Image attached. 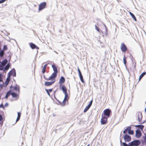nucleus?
Returning a JSON list of instances; mask_svg holds the SVG:
<instances>
[{
  "mask_svg": "<svg viewBox=\"0 0 146 146\" xmlns=\"http://www.w3.org/2000/svg\"><path fill=\"white\" fill-rule=\"evenodd\" d=\"M146 74V72H143L142 73L140 76L139 78V80H140Z\"/></svg>",
  "mask_w": 146,
  "mask_h": 146,
  "instance_id": "obj_24",
  "label": "nucleus"
},
{
  "mask_svg": "<svg viewBox=\"0 0 146 146\" xmlns=\"http://www.w3.org/2000/svg\"><path fill=\"white\" fill-rule=\"evenodd\" d=\"M14 89L16 91H18V92H19V88L17 87H15L14 88Z\"/></svg>",
  "mask_w": 146,
  "mask_h": 146,
  "instance_id": "obj_31",
  "label": "nucleus"
},
{
  "mask_svg": "<svg viewBox=\"0 0 146 146\" xmlns=\"http://www.w3.org/2000/svg\"><path fill=\"white\" fill-rule=\"evenodd\" d=\"M46 5V2H44L40 3L39 5L38 10L40 11L44 9Z\"/></svg>",
  "mask_w": 146,
  "mask_h": 146,
  "instance_id": "obj_7",
  "label": "nucleus"
},
{
  "mask_svg": "<svg viewBox=\"0 0 146 146\" xmlns=\"http://www.w3.org/2000/svg\"><path fill=\"white\" fill-rule=\"evenodd\" d=\"M3 118L2 116L0 114V121L2 120Z\"/></svg>",
  "mask_w": 146,
  "mask_h": 146,
  "instance_id": "obj_39",
  "label": "nucleus"
},
{
  "mask_svg": "<svg viewBox=\"0 0 146 146\" xmlns=\"http://www.w3.org/2000/svg\"><path fill=\"white\" fill-rule=\"evenodd\" d=\"M4 51L3 50H1L0 52V57H2L3 56L4 54Z\"/></svg>",
  "mask_w": 146,
  "mask_h": 146,
  "instance_id": "obj_28",
  "label": "nucleus"
},
{
  "mask_svg": "<svg viewBox=\"0 0 146 146\" xmlns=\"http://www.w3.org/2000/svg\"><path fill=\"white\" fill-rule=\"evenodd\" d=\"M2 67V66L1 65H0V70H1V68Z\"/></svg>",
  "mask_w": 146,
  "mask_h": 146,
  "instance_id": "obj_40",
  "label": "nucleus"
},
{
  "mask_svg": "<svg viewBox=\"0 0 146 146\" xmlns=\"http://www.w3.org/2000/svg\"><path fill=\"white\" fill-rule=\"evenodd\" d=\"M9 76H13V77L16 76V73L15 70L14 68L13 69L8 73Z\"/></svg>",
  "mask_w": 146,
  "mask_h": 146,
  "instance_id": "obj_9",
  "label": "nucleus"
},
{
  "mask_svg": "<svg viewBox=\"0 0 146 146\" xmlns=\"http://www.w3.org/2000/svg\"><path fill=\"white\" fill-rule=\"evenodd\" d=\"M137 116L138 117V119L139 121L141 120L142 118V116L141 113L139 112L137 113Z\"/></svg>",
  "mask_w": 146,
  "mask_h": 146,
  "instance_id": "obj_18",
  "label": "nucleus"
},
{
  "mask_svg": "<svg viewBox=\"0 0 146 146\" xmlns=\"http://www.w3.org/2000/svg\"><path fill=\"white\" fill-rule=\"evenodd\" d=\"M140 144L139 140H135L129 143V146H137Z\"/></svg>",
  "mask_w": 146,
  "mask_h": 146,
  "instance_id": "obj_5",
  "label": "nucleus"
},
{
  "mask_svg": "<svg viewBox=\"0 0 146 146\" xmlns=\"http://www.w3.org/2000/svg\"><path fill=\"white\" fill-rule=\"evenodd\" d=\"M77 69H78V74H79V77H80V80L81 81V82L84 83V79H83V76H82V73L80 71L79 68L78 67V68H77Z\"/></svg>",
  "mask_w": 146,
  "mask_h": 146,
  "instance_id": "obj_10",
  "label": "nucleus"
},
{
  "mask_svg": "<svg viewBox=\"0 0 146 146\" xmlns=\"http://www.w3.org/2000/svg\"><path fill=\"white\" fill-rule=\"evenodd\" d=\"M93 102V100H92L88 104V105L85 108L84 110V112H86L90 108Z\"/></svg>",
  "mask_w": 146,
  "mask_h": 146,
  "instance_id": "obj_12",
  "label": "nucleus"
},
{
  "mask_svg": "<svg viewBox=\"0 0 146 146\" xmlns=\"http://www.w3.org/2000/svg\"><path fill=\"white\" fill-rule=\"evenodd\" d=\"M21 115V112H18L17 117L16 120V122L18 121L20 119Z\"/></svg>",
  "mask_w": 146,
  "mask_h": 146,
  "instance_id": "obj_25",
  "label": "nucleus"
},
{
  "mask_svg": "<svg viewBox=\"0 0 146 146\" xmlns=\"http://www.w3.org/2000/svg\"><path fill=\"white\" fill-rule=\"evenodd\" d=\"M10 66V64H7L5 67V70H8L9 69Z\"/></svg>",
  "mask_w": 146,
  "mask_h": 146,
  "instance_id": "obj_30",
  "label": "nucleus"
},
{
  "mask_svg": "<svg viewBox=\"0 0 146 146\" xmlns=\"http://www.w3.org/2000/svg\"><path fill=\"white\" fill-rule=\"evenodd\" d=\"M95 29L98 31V32H100L99 28L97 27L96 25H95Z\"/></svg>",
  "mask_w": 146,
  "mask_h": 146,
  "instance_id": "obj_37",
  "label": "nucleus"
},
{
  "mask_svg": "<svg viewBox=\"0 0 146 146\" xmlns=\"http://www.w3.org/2000/svg\"><path fill=\"white\" fill-rule=\"evenodd\" d=\"M48 64H45L43 66L42 70V72L43 74H44L46 68L48 65Z\"/></svg>",
  "mask_w": 146,
  "mask_h": 146,
  "instance_id": "obj_21",
  "label": "nucleus"
},
{
  "mask_svg": "<svg viewBox=\"0 0 146 146\" xmlns=\"http://www.w3.org/2000/svg\"><path fill=\"white\" fill-rule=\"evenodd\" d=\"M60 89L62 90L64 94L67 93V88L64 85L62 84L61 85H60Z\"/></svg>",
  "mask_w": 146,
  "mask_h": 146,
  "instance_id": "obj_8",
  "label": "nucleus"
},
{
  "mask_svg": "<svg viewBox=\"0 0 146 146\" xmlns=\"http://www.w3.org/2000/svg\"><path fill=\"white\" fill-rule=\"evenodd\" d=\"M124 138L125 142H129L131 140L130 136L127 134H125L124 135Z\"/></svg>",
  "mask_w": 146,
  "mask_h": 146,
  "instance_id": "obj_13",
  "label": "nucleus"
},
{
  "mask_svg": "<svg viewBox=\"0 0 146 146\" xmlns=\"http://www.w3.org/2000/svg\"><path fill=\"white\" fill-rule=\"evenodd\" d=\"M5 1L4 0H1L0 1V4L3 3Z\"/></svg>",
  "mask_w": 146,
  "mask_h": 146,
  "instance_id": "obj_38",
  "label": "nucleus"
},
{
  "mask_svg": "<svg viewBox=\"0 0 146 146\" xmlns=\"http://www.w3.org/2000/svg\"><path fill=\"white\" fill-rule=\"evenodd\" d=\"M52 66L53 68L54 72L51 74V77L56 78L58 72L57 68L55 65L54 64L52 65Z\"/></svg>",
  "mask_w": 146,
  "mask_h": 146,
  "instance_id": "obj_2",
  "label": "nucleus"
},
{
  "mask_svg": "<svg viewBox=\"0 0 146 146\" xmlns=\"http://www.w3.org/2000/svg\"><path fill=\"white\" fill-rule=\"evenodd\" d=\"M126 58V57L125 56V55H124L123 58V61L125 65H126L127 62Z\"/></svg>",
  "mask_w": 146,
  "mask_h": 146,
  "instance_id": "obj_29",
  "label": "nucleus"
},
{
  "mask_svg": "<svg viewBox=\"0 0 146 146\" xmlns=\"http://www.w3.org/2000/svg\"><path fill=\"white\" fill-rule=\"evenodd\" d=\"M139 128H140V129H142L143 128V127H144V126L143 125H139Z\"/></svg>",
  "mask_w": 146,
  "mask_h": 146,
  "instance_id": "obj_35",
  "label": "nucleus"
},
{
  "mask_svg": "<svg viewBox=\"0 0 146 146\" xmlns=\"http://www.w3.org/2000/svg\"><path fill=\"white\" fill-rule=\"evenodd\" d=\"M7 62V60L6 59L4 60L2 62V65L3 66H5Z\"/></svg>",
  "mask_w": 146,
  "mask_h": 146,
  "instance_id": "obj_26",
  "label": "nucleus"
},
{
  "mask_svg": "<svg viewBox=\"0 0 146 146\" xmlns=\"http://www.w3.org/2000/svg\"><path fill=\"white\" fill-rule=\"evenodd\" d=\"M2 81V80H1V79L0 78V82H1Z\"/></svg>",
  "mask_w": 146,
  "mask_h": 146,
  "instance_id": "obj_41",
  "label": "nucleus"
},
{
  "mask_svg": "<svg viewBox=\"0 0 146 146\" xmlns=\"http://www.w3.org/2000/svg\"><path fill=\"white\" fill-rule=\"evenodd\" d=\"M120 48L122 51L124 52H125L127 50V48L124 43H122L121 44Z\"/></svg>",
  "mask_w": 146,
  "mask_h": 146,
  "instance_id": "obj_6",
  "label": "nucleus"
},
{
  "mask_svg": "<svg viewBox=\"0 0 146 146\" xmlns=\"http://www.w3.org/2000/svg\"><path fill=\"white\" fill-rule=\"evenodd\" d=\"M128 127L125 129L123 131V133H126L127 131H128Z\"/></svg>",
  "mask_w": 146,
  "mask_h": 146,
  "instance_id": "obj_33",
  "label": "nucleus"
},
{
  "mask_svg": "<svg viewBox=\"0 0 146 146\" xmlns=\"http://www.w3.org/2000/svg\"><path fill=\"white\" fill-rule=\"evenodd\" d=\"M51 76H50L48 78H46V80H51L52 81L51 82H46L44 83V85L45 86H50L53 84L56 81V78L51 77Z\"/></svg>",
  "mask_w": 146,
  "mask_h": 146,
  "instance_id": "obj_1",
  "label": "nucleus"
},
{
  "mask_svg": "<svg viewBox=\"0 0 146 146\" xmlns=\"http://www.w3.org/2000/svg\"><path fill=\"white\" fill-rule=\"evenodd\" d=\"M11 94L13 98H16L19 97V95L15 93L12 92Z\"/></svg>",
  "mask_w": 146,
  "mask_h": 146,
  "instance_id": "obj_20",
  "label": "nucleus"
},
{
  "mask_svg": "<svg viewBox=\"0 0 146 146\" xmlns=\"http://www.w3.org/2000/svg\"><path fill=\"white\" fill-rule=\"evenodd\" d=\"M86 146H90V144H88V145Z\"/></svg>",
  "mask_w": 146,
  "mask_h": 146,
  "instance_id": "obj_42",
  "label": "nucleus"
},
{
  "mask_svg": "<svg viewBox=\"0 0 146 146\" xmlns=\"http://www.w3.org/2000/svg\"><path fill=\"white\" fill-rule=\"evenodd\" d=\"M111 112L110 110L107 109L104 110L103 111V115L108 118L110 117V115Z\"/></svg>",
  "mask_w": 146,
  "mask_h": 146,
  "instance_id": "obj_3",
  "label": "nucleus"
},
{
  "mask_svg": "<svg viewBox=\"0 0 146 146\" xmlns=\"http://www.w3.org/2000/svg\"><path fill=\"white\" fill-rule=\"evenodd\" d=\"M5 1L6 0H4Z\"/></svg>",
  "mask_w": 146,
  "mask_h": 146,
  "instance_id": "obj_43",
  "label": "nucleus"
},
{
  "mask_svg": "<svg viewBox=\"0 0 146 146\" xmlns=\"http://www.w3.org/2000/svg\"><path fill=\"white\" fill-rule=\"evenodd\" d=\"M141 134L139 130L137 129L136 131V136L137 138H139L141 136Z\"/></svg>",
  "mask_w": 146,
  "mask_h": 146,
  "instance_id": "obj_16",
  "label": "nucleus"
},
{
  "mask_svg": "<svg viewBox=\"0 0 146 146\" xmlns=\"http://www.w3.org/2000/svg\"><path fill=\"white\" fill-rule=\"evenodd\" d=\"M65 81V80L64 77L62 76L60 79L59 83L60 85L62 84Z\"/></svg>",
  "mask_w": 146,
  "mask_h": 146,
  "instance_id": "obj_14",
  "label": "nucleus"
},
{
  "mask_svg": "<svg viewBox=\"0 0 146 146\" xmlns=\"http://www.w3.org/2000/svg\"><path fill=\"white\" fill-rule=\"evenodd\" d=\"M64 94H65V97L62 104V105L64 106L65 105L66 101H68V99L67 93Z\"/></svg>",
  "mask_w": 146,
  "mask_h": 146,
  "instance_id": "obj_11",
  "label": "nucleus"
},
{
  "mask_svg": "<svg viewBox=\"0 0 146 146\" xmlns=\"http://www.w3.org/2000/svg\"><path fill=\"white\" fill-rule=\"evenodd\" d=\"M10 80V76H8L7 77V78L6 81L5 82V86H7L8 84L9 83V82Z\"/></svg>",
  "mask_w": 146,
  "mask_h": 146,
  "instance_id": "obj_17",
  "label": "nucleus"
},
{
  "mask_svg": "<svg viewBox=\"0 0 146 146\" xmlns=\"http://www.w3.org/2000/svg\"><path fill=\"white\" fill-rule=\"evenodd\" d=\"M129 13L130 15H131L132 17L134 19V20L135 21H137L136 18L134 16V15L131 12H129Z\"/></svg>",
  "mask_w": 146,
  "mask_h": 146,
  "instance_id": "obj_23",
  "label": "nucleus"
},
{
  "mask_svg": "<svg viewBox=\"0 0 146 146\" xmlns=\"http://www.w3.org/2000/svg\"><path fill=\"white\" fill-rule=\"evenodd\" d=\"M5 1L6 0H4Z\"/></svg>",
  "mask_w": 146,
  "mask_h": 146,
  "instance_id": "obj_44",
  "label": "nucleus"
},
{
  "mask_svg": "<svg viewBox=\"0 0 146 146\" xmlns=\"http://www.w3.org/2000/svg\"><path fill=\"white\" fill-rule=\"evenodd\" d=\"M7 46L6 45H4L3 46V50H4H4H7Z\"/></svg>",
  "mask_w": 146,
  "mask_h": 146,
  "instance_id": "obj_32",
  "label": "nucleus"
},
{
  "mask_svg": "<svg viewBox=\"0 0 146 146\" xmlns=\"http://www.w3.org/2000/svg\"><path fill=\"white\" fill-rule=\"evenodd\" d=\"M10 94H11L10 91H8L5 96V98H8V97L9 96V95Z\"/></svg>",
  "mask_w": 146,
  "mask_h": 146,
  "instance_id": "obj_27",
  "label": "nucleus"
},
{
  "mask_svg": "<svg viewBox=\"0 0 146 146\" xmlns=\"http://www.w3.org/2000/svg\"><path fill=\"white\" fill-rule=\"evenodd\" d=\"M29 44L30 46L32 49H34L35 48L37 49H39V48L37 46L34 44L32 43H30Z\"/></svg>",
  "mask_w": 146,
  "mask_h": 146,
  "instance_id": "obj_15",
  "label": "nucleus"
},
{
  "mask_svg": "<svg viewBox=\"0 0 146 146\" xmlns=\"http://www.w3.org/2000/svg\"><path fill=\"white\" fill-rule=\"evenodd\" d=\"M128 132L129 134L131 135L133 134V131L131 129V127H128Z\"/></svg>",
  "mask_w": 146,
  "mask_h": 146,
  "instance_id": "obj_19",
  "label": "nucleus"
},
{
  "mask_svg": "<svg viewBox=\"0 0 146 146\" xmlns=\"http://www.w3.org/2000/svg\"><path fill=\"white\" fill-rule=\"evenodd\" d=\"M52 90H53L52 89H50L48 90L47 89H45V90L47 94L50 96V95L49 93L52 92Z\"/></svg>",
  "mask_w": 146,
  "mask_h": 146,
  "instance_id": "obj_22",
  "label": "nucleus"
},
{
  "mask_svg": "<svg viewBox=\"0 0 146 146\" xmlns=\"http://www.w3.org/2000/svg\"><path fill=\"white\" fill-rule=\"evenodd\" d=\"M108 118L105 116L103 115V114L102 115V117L101 119V125H104L107 123V122Z\"/></svg>",
  "mask_w": 146,
  "mask_h": 146,
  "instance_id": "obj_4",
  "label": "nucleus"
},
{
  "mask_svg": "<svg viewBox=\"0 0 146 146\" xmlns=\"http://www.w3.org/2000/svg\"><path fill=\"white\" fill-rule=\"evenodd\" d=\"M102 34H105V35H107V34H108V33H107V29H106V32H105V33H103V32H102Z\"/></svg>",
  "mask_w": 146,
  "mask_h": 146,
  "instance_id": "obj_36",
  "label": "nucleus"
},
{
  "mask_svg": "<svg viewBox=\"0 0 146 146\" xmlns=\"http://www.w3.org/2000/svg\"><path fill=\"white\" fill-rule=\"evenodd\" d=\"M122 144L124 146H129V143L128 145L125 143H123Z\"/></svg>",
  "mask_w": 146,
  "mask_h": 146,
  "instance_id": "obj_34",
  "label": "nucleus"
}]
</instances>
